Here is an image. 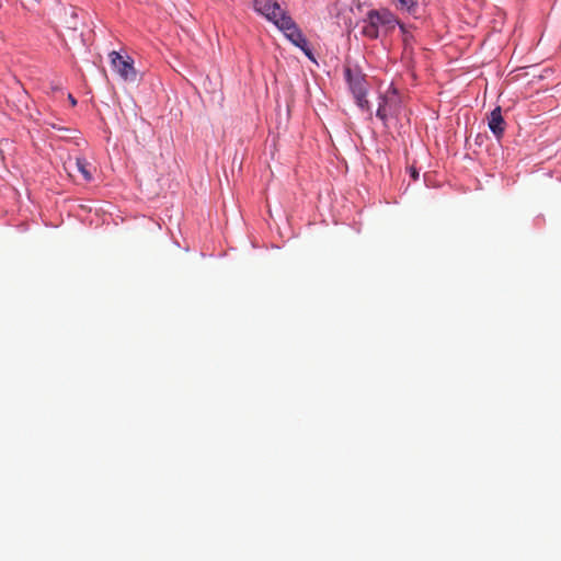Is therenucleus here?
<instances>
[{
    "label": "nucleus",
    "instance_id": "obj_4",
    "mask_svg": "<svg viewBox=\"0 0 561 561\" xmlns=\"http://www.w3.org/2000/svg\"><path fill=\"white\" fill-rule=\"evenodd\" d=\"M370 19L374 21L378 30H383L386 32L391 31L399 24V20L397 16L387 9L381 10H370L369 11Z\"/></svg>",
    "mask_w": 561,
    "mask_h": 561
},
{
    "label": "nucleus",
    "instance_id": "obj_5",
    "mask_svg": "<svg viewBox=\"0 0 561 561\" xmlns=\"http://www.w3.org/2000/svg\"><path fill=\"white\" fill-rule=\"evenodd\" d=\"M345 77L347 79L350 89L353 95H363L367 93L365 77L359 72H353L350 68L345 69Z\"/></svg>",
    "mask_w": 561,
    "mask_h": 561
},
{
    "label": "nucleus",
    "instance_id": "obj_3",
    "mask_svg": "<svg viewBox=\"0 0 561 561\" xmlns=\"http://www.w3.org/2000/svg\"><path fill=\"white\" fill-rule=\"evenodd\" d=\"M111 65L117 75L127 82L137 81V70L134 67V60L129 56H122L113 50L108 54Z\"/></svg>",
    "mask_w": 561,
    "mask_h": 561
},
{
    "label": "nucleus",
    "instance_id": "obj_10",
    "mask_svg": "<svg viewBox=\"0 0 561 561\" xmlns=\"http://www.w3.org/2000/svg\"><path fill=\"white\" fill-rule=\"evenodd\" d=\"M367 93H363V95H354L356 103L363 110H369L368 100L366 99Z\"/></svg>",
    "mask_w": 561,
    "mask_h": 561
},
{
    "label": "nucleus",
    "instance_id": "obj_6",
    "mask_svg": "<svg viewBox=\"0 0 561 561\" xmlns=\"http://www.w3.org/2000/svg\"><path fill=\"white\" fill-rule=\"evenodd\" d=\"M488 125L490 130L496 138H501L505 130V121L502 116L501 107H495L488 117Z\"/></svg>",
    "mask_w": 561,
    "mask_h": 561
},
{
    "label": "nucleus",
    "instance_id": "obj_7",
    "mask_svg": "<svg viewBox=\"0 0 561 561\" xmlns=\"http://www.w3.org/2000/svg\"><path fill=\"white\" fill-rule=\"evenodd\" d=\"M69 168H72V164L77 169L78 172L81 173L84 181L90 182L92 180V173L90 170V163L83 157H77L73 161L69 159L68 161Z\"/></svg>",
    "mask_w": 561,
    "mask_h": 561
},
{
    "label": "nucleus",
    "instance_id": "obj_9",
    "mask_svg": "<svg viewBox=\"0 0 561 561\" xmlns=\"http://www.w3.org/2000/svg\"><path fill=\"white\" fill-rule=\"evenodd\" d=\"M396 7L399 10L407 11L411 14H415L419 9L417 0H394Z\"/></svg>",
    "mask_w": 561,
    "mask_h": 561
},
{
    "label": "nucleus",
    "instance_id": "obj_1",
    "mask_svg": "<svg viewBox=\"0 0 561 561\" xmlns=\"http://www.w3.org/2000/svg\"><path fill=\"white\" fill-rule=\"evenodd\" d=\"M253 8L259 14L263 15L282 31L311 61L316 62L307 38L278 0H253Z\"/></svg>",
    "mask_w": 561,
    "mask_h": 561
},
{
    "label": "nucleus",
    "instance_id": "obj_11",
    "mask_svg": "<svg viewBox=\"0 0 561 561\" xmlns=\"http://www.w3.org/2000/svg\"><path fill=\"white\" fill-rule=\"evenodd\" d=\"M410 174H411V176H412V179H413V180H415V181H416V180L419 179V172H417V171H416V169H415V168H413V167H411V168H410Z\"/></svg>",
    "mask_w": 561,
    "mask_h": 561
},
{
    "label": "nucleus",
    "instance_id": "obj_12",
    "mask_svg": "<svg viewBox=\"0 0 561 561\" xmlns=\"http://www.w3.org/2000/svg\"><path fill=\"white\" fill-rule=\"evenodd\" d=\"M68 100L72 106L77 105V100L72 96V94H68Z\"/></svg>",
    "mask_w": 561,
    "mask_h": 561
},
{
    "label": "nucleus",
    "instance_id": "obj_8",
    "mask_svg": "<svg viewBox=\"0 0 561 561\" xmlns=\"http://www.w3.org/2000/svg\"><path fill=\"white\" fill-rule=\"evenodd\" d=\"M362 34L370 39H375L379 36V30L370 19L369 12L366 15V19L363 21Z\"/></svg>",
    "mask_w": 561,
    "mask_h": 561
},
{
    "label": "nucleus",
    "instance_id": "obj_2",
    "mask_svg": "<svg viewBox=\"0 0 561 561\" xmlns=\"http://www.w3.org/2000/svg\"><path fill=\"white\" fill-rule=\"evenodd\" d=\"M402 111L403 106L401 96L396 90H391L380 96L376 115L386 126L389 118H399Z\"/></svg>",
    "mask_w": 561,
    "mask_h": 561
}]
</instances>
